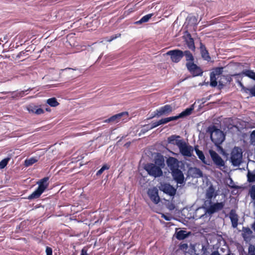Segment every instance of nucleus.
Here are the masks:
<instances>
[{"label":"nucleus","instance_id":"1","mask_svg":"<svg viewBox=\"0 0 255 255\" xmlns=\"http://www.w3.org/2000/svg\"><path fill=\"white\" fill-rule=\"evenodd\" d=\"M225 206V201H204L202 207L198 208L196 210L193 218L196 219L204 218L207 214L211 216L214 214L222 210Z\"/></svg>","mask_w":255,"mask_h":255},{"label":"nucleus","instance_id":"2","mask_svg":"<svg viewBox=\"0 0 255 255\" xmlns=\"http://www.w3.org/2000/svg\"><path fill=\"white\" fill-rule=\"evenodd\" d=\"M207 131L210 134V138L215 144H222L226 138V134L216 126L213 125L208 127Z\"/></svg>","mask_w":255,"mask_h":255},{"label":"nucleus","instance_id":"3","mask_svg":"<svg viewBox=\"0 0 255 255\" xmlns=\"http://www.w3.org/2000/svg\"><path fill=\"white\" fill-rule=\"evenodd\" d=\"M49 179V178L48 177H44L37 182V188L26 199L32 200L38 198L48 188L49 185L48 181Z\"/></svg>","mask_w":255,"mask_h":255},{"label":"nucleus","instance_id":"4","mask_svg":"<svg viewBox=\"0 0 255 255\" xmlns=\"http://www.w3.org/2000/svg\"><path fill=\"white\" fill-rule=\"evenodd\" d=\"M243 152L240 147L235 146L232 151L230 157V162L235 167L240 165L242 163Z\"/></svg>","mask_w":255,"mask_h":255},{"label":"nucleus","instance_id":"5","mask_svg":"<svg viewBox=\"0 0 255 255\" xmlns=\"http://www.w3.org/2000/svg\"><path fill=\"white\" fill-rule=\"evenodd\" d=\"M144 169L149 176L154 178L160 177L163 175V172L160 168L152 163L145 164Z\"/></svg>","mask_w":255,"mask_h":255},{"label":"nucleus","instance_id":"6","mask_svg":"<svg viewBox=\"0 0 255 255\" xmlns=\"http://www.w3.org/2000/svg\"><path fill=\"white\" fill-rule=\"evenodd\" d=\"M166 54L170 57L172 62L175 63H179L183 58V51L178 48L169 50Z\"/></svg>","mask_w":255,"mask_h":255},{"label":"nucleus","instance_id":"7","mask_svg":"<svg viewBox=\"0 0 255 255\" xmlns=\"http://www.w3.org/2000/svg\"><path fill=\"white\" fill-rule=\"evenodd\" d=\"M194 109V105H192L189 107L183 110L181 113L177 115L167 117L168 123L173 121H177L179 119H184L189 116H190Z\"/></svg>","mask_w":255,"mask_h":255},{"label":"nucleus","instance_id":"8","mask_svg":"<svg viewBox=\"0 0 255 255\" xmlns=\"http://www.w3.org/2000/svg\"><path fill=\"white\" fill-rule=\"evenodd\" d=\"M209 153L214 164L218 168L221 167L225 168V161L224 159L214 150L210 149Z\"/></svg>","mask_w":255,"mask_h":255},{"label":"nucleus","instance_id":"9","mask_svg":"<svg viewBox=\"0 0 255 255\" xmlns=\"http://www.w3.org/2000/svg\"><path fill=\"white\" fill-rule=\"evenodd\" d=\"M179 146L178 147L182 155L188 157H192L194 148L186 143L185 141L181 144L179 143Z\"/></svg>","mask_w":255,"mask_h":255},{"label":"nucleus","instance_id":"10","mask_svg":"<svg viewBox=\"0 0 255 255\" xmlns=\"http://www.w3.org/2000/svg\"><path fill=\"white\" fill-rule=\"evenodd\" d=\"M186 67L193 77L201 76L203 75L202 69L194 62L186 63Z\"/></svg>","mask_w":255,"mask_h":255},{"label":"nucleus","instance_id":"11","mask_svg":"<svg viewBox=\"0 0 255 255\" xmlns=\"http://www.w3.org/2000/svg\"><path fill=\"white\" fill-rule=\"evenodd\" d=\"M159 189L164 194H166L172 198L175 196L177 192V189L169 183H161L160 186L159 187Z\"/></svg>","mask_w":255,"mask_h":255},{"label":"nucleus","instance_id":"12","mask_svg":"<svg viewBox=\"0 0 255 255\" xmlns=\"http://www.w3.org/2000/svg\"><path fill=\"white\" fill-rule=\"evenodd\" d=\"M173 179L177 184H184L185 183L183 172L179 168L171 171Z\"/></svg>","mask_w":255,"mask_h":255},{"label":"nucleus","instance_id":"13","mask_svg":"<svg viewBox=\"0 0 255 255\" xmlns=\"http://www.w3.org/2000/svg\"><path fill=\"white\" fill-rule=\"evenodd\" d=\"M147 194L150 199L155 204H157L160 201V198L158 194V190L156 187L149 189Z\"/></svg>","mask_w":255,"mask_h":255},{"label":"nucleus","instance_id":"14","mask_svg":"<svg viewBox=\"0 0 255 255\" xmlns=\"http://www.w3.org/2000/svg\"><path fill=\"white\" fill-rule=\"evenodd\" d=\"M199 50L201 56L202 58L207 62L211 61V57L210 55L209 52L207 50L205 45L201 41L199 43Z\"/></svg>","mask_w":255,"mask_h":255},{"label":"nucleus","instance_id":"15","mask_svg":"<svg viewBox=\"0 0 255 255\" xmlns=\"http://www.w3.org/2000/svg\"><path fill=\"white\" fill-rule=\"evenodd\" d=\"M197 17L191 14H189L186 18L184 26L188 28L189 27H195L198 24Z\"/></svg>","mask_w":255,"mask_h":255},{"label":"nucleus","instance_id":"16","mask_svg":"<svg viewBox=\"0 0 255 255\" xmlns=\"http://www.w3.org/2000/svg\"><path fill=\"white\" fill-rule=\"evenodd\" d=\"M218 195L217 191H215L214 186L211 184L207 188L206 191L205 201H212L213 199L216 198Z\"/></svg>","mask_w":255,"mask_h":255},{"label":"nucleus","instance_id":"17","mask_svg":"<svg viewBox=\"0 0 255 255\" xmlns=\"http://www.w3.org/2000/svg\"><path fill=\"white\" fill-rule=\"evenodd\" d=\"M179 161L175 157L170 156L166 159V164L171 171L179 168Z\"/></svg>","mask_w":255,"mask_h":255},{"label":"nucleus","instance_id":"18","mask_svg":"<svg viewBox=\"0 0 255 255\" xmlns=\"http://www.w3.org/2000/svg\"><path fill=\"white\" fill-rule=\"evenodd\" d=\"M187 176H191L193 178L203 177V173L199 168L190 167L187 172Z\"/></svg>","mask_w":255,"mask_h":255},{"label":"nucleus","instance_id":"19","mask_svg":"<svg viewBox=\"0 0 255 255\" xmlns=\"http://www.w3.org/2000/svg\"><path fill=\"white\" fill-rule=\"evenodd\" d=\"M243 75L255 81V72L251 69H244L241 72L235 73L232 75V77L241 76Z\"/></svg>","mask_w":255,"mask_h":255},{"label":"nucleus","instance_id":"20","mask_svg":"<svg viewBox=\"0 0 255 255\" xmlns=\"http://www.w3.org/2000/svg\"><path fill=\"white\" fill-rule=\"evenodd\" d=\"M159 117L168 116L173 111V108L170 105H165L157 109Z\"/></svg>","mask_w":255,"mask_h":255},{"label":"nucleus","instance_id":"21","mask_svg":"<svg viewBox=\"0 0 255 255\" xmlns=\"http://www.w3.org/2000/svg\"><path fill=\"white\" fill-rule=\"evenodd\" d=\"M194 150H195L196 154L198 156V158L204 164L207 165H211V161L210 159H206L204 152L202 150L199 149L198 145L194 146Z\"/></svg>","mask_w":255,"mask_h":255},{"label":"nucleus","instance_id":"22","mask_svg":"<svg viewBox=\"0 0 255 255\" xmlns=\"http://www.w3.org/2000/svg\"><path fill=\"white\" fill-rule=\"evenodd\" d=\"M186 37L185 38V41L187 47L192 51H195L196 49V47L195 45L194 40L193 38L192 37V36L190 33L186 31Z\"/></svg>","mask_w":255,"mask_h":255},{"label":"nucleus","instance_id":"23","mask_svg":"<svg viewBox=\"0 0 255 255\" xmlns=\"http://www.w3.org/2000/svg\"><path fill=\"white\" fill-rule=\"evenodd\" d=\"M153 164L159 167L162 170L165 166V159L163 155L158 153L154 157Z\"/></svg>","mask_w":255,"mask_h":255},{"label":"nucleus","instance_id":"24","mask_svg":"<svg viewBox=\"0 0 255 255\" xmlns=\"http://www.w3.org/2000/svg\"><path fill=\"white\" fill-rule=\"evenodd\" d=\"M180 136L178 135H171L167 138V142L169 144L176 145L177 147L179 146V143L181 144L184 141L183 139H180Z\"/></svg>","mask_w":255,"mask_h":255},{"label":"nucleus","instance_id":"25","mask_svg":"<svg viewBox=\"0 0 255 255\" xmlns=\"http://www.w3.org/2000/svg\"><path fill=\"white\" fill-rule=\"evenodd\" d=\"M81 208H82V210H81V222H82L83 221L82 220V214H85L86 211H84L83 212L81 213V212L84 209H87L88 207L89 204V199L86 197V195L85 194H81Z\"/></svg>","mask_w":255,"mask_h":255},{"label":"nucleus","instance_id":"26","mask_svg":"<svg viewBox=\"0 0 255 255\" xmlns=\"http://www.w3.org/2000/svg\"><path fill=\"white\" fill-rule=\"evenodd\" d=\"M229 218L232 223V226L233 228L237 227L238 225V216L236 214L235 210L232 209L229 213Z\"/></svg>","mask_w":255,"mask_h":255},{"label":"nucleus","instance_id":"27","mask_svg":"<svg viewBox=\"0 0 255 255\" xmlns=\"http://www.w3.org/2000/svg\"><path fill=\"white\" fill-rule=\"evenodd\" d=\"M190 235L189 232H187L185 230H180L175 231L174 236L178 240H182L187 238Z\"/></svg>","mask_w":255,"mask_h":255},{"label":"nucleus","instance_id":"28","mask_svg":"<svg viewBox=\"0 0 255 255\" xmlns=\"http://www.w3.org/2000/svg\"><path fill=\"white\" fill-rule=\"evenodd\" d=\"M27 110L29 113H34L36 115H39L44 113V110L39 108L38 106L29 105L27 107Z\"/></svg>","mask_w":255,"mask_h":255},{"label":"nucleus","instance_id":"29","mask_svg":"<svg viewBox=\"0 0 255 255\" xmlns=\"http://www.w3.org/2000/svg\"><path fill=\"white\" fill-rule=\"evenodd\" d=\"M185 57L186 63L194 62V57L192 53L188 50L183 51V57Z\"/></svg>","mask_w":255,"mask_h":255},{"label":"nucleus","instance_id":"30","mask_svg":"<svg viewBox=\"0 0 255 255\" xmlns=\"http://www.w3.org/2000/svg\"><path fill=\"white\" fill-rule=\"evenodd\" d=\"M153 15V13H149L142 16L139 20L134 22L135 24H141L143 23L146 22Z\"/></svg>","mask_w":255,"mask_h":255},{"label":"nucleus","instance_id":"31","mask_svg":"<svg viewBox=\"0 0 255 255\" xmlns=\"http://www.w3.org/2000/svg\"><path fill=\"white\" fill-rule=\"evenodd\" d=\"M247 176L248 181L249 183L255 182V170H254L253 171L248 170Z\"/></svg>","mask_w":255,"mask_h":255},{"label":"nucleus","instance_id":"32","mask_svg":"<svg viewBox=\"0 0 255 255\" xmlns=\"http://www.w3.org/2000/svg\"><path fill=\"white\" fill-rule=\"evenodd\" d=\"M46 103L51 107H56L59 104L55 97H52L47 99Z\"/></svg>","mask_w":255,"mask_h":255},{"label":"nucleus","instance_id":"33","mask_svg":"<svg viewBox=\"0 0 255 255\" xmlns=\"http://www.w3.org/2000/svg\"><path fill=\"white\" fill-rule=\"evenodd\" d=\"M38 161L37 157H31L27 158L24 160V165L25 167H29Z\"/></svg>","mask_w":255,"mask_h":255},{"label":"nucleus","instance_id":"34","mask_svg":"<svg viewBox=\"0 0 255 255\" xmlns=\"http://www.w3.org/2000/svg\"><path fill=\"white\" fill-rule=\"evenodd\" d=\"M210 85L212 87H216L218 85V82L216 76H214V74H210Z\"/></svg>","mask_w":255,"mask_h":255},{"label":"nucleus","instance_id":"35","mask_svg":"<svg viewBox=\"0 0 255 255\" xmlns=\"http://www.w3.org/2000/svg\"><path fill=\"white\" fill-rule=\"evenodd\" d=\"M223 69L224 68L223 67H216L213 69V71L210 74H212L213 73L214 74L215 76L222 75L223 72Z\"/></svg>","mask_w":255,"mask_h":255},{"label":"nucleus","instance_id":"36","mask_svg":"<svg viewBox=\"0 0 255 255\" xmlns=\"http://www.w3.org/2000/svg\"><path fill=\"white\" fill-rule=\"evenodd\" d=\"M150 128V125L149 124H146L142 126V128L140 130L139 133H138L139 136H141V135L144 134L148 130L151 129V128Z\"/></svg>","mask_w":255,"mask_h":255},{"label":"nucleus","instance_id":"37","mask_svg":"<svg viewBox=\"0 0 255 255\" xmlns=\"http://www.w3.org/2000/svg\"><path fill=\"white\" fill-rule=\"evenodd\" d=\"M10 159V158L9 157H6V158L2 159L0 161V169H2L4 168L7 165Z\"/></svg>","mask_w":255,"mask_h":255},{"label":"nucleus","instance_id":"38","mask_svg":"<svg viewBox=\"0 0 255 255\" xmlns=\"http://www.w3.org/2000/svg\"><path fill=\"white\" fill-rule=\"evenodd\" d=\"M119 122V119L117 118L116 114L108 118L105 121V122L108 123H118Z\"/></svg>","mask_w":255,"mask_h":255},{"label":"nucleus","instance_id":"39","mask_svg":"<svg viewBox=\"0 0 255 255\" xmlns=\"http://www.w3.org/2000/svg\"><path fill=\"white\" fill-rule=\"evenodd\" d=\"M29 90V89H27L26 90L21 91L17 92H13L12 93L13 97H15V98L22 97L25 95V93L27 91H28Z\"/></svg>","mask_w":255,"mask_h":255},{"label":"nucleus","instance_id":"40","mask_svg":"<svg viewBox=\"0 0 255 255\" xmlns=\"http://www.w3.org/2000/svg\"><path fill=\"white\" fill-rule=\"evenodd\" d=\"M109 168H110V166L109 165H108L107 164H104L102 166V167L99 170L97 171V172L96 173V175L100 176L103 173V172L105 170L109 169Z\"/></svg>","mask_w":255,"mask_h":255},{"label":"nucleus","instance_id":"41","mask_svg":"<svg viewBox=\"0 0 255 255\" xmlns=\"http://www.w3.org/2000/svg\"><path fill=\"white\" fill-rule=\"evenodd\" d=\"M249 193L252 200H255V185H253L251 186L249 190Z\"/></svg>","mask_w":255,"mask_h":255},{"label":"nucleus","instance_id":"42","mask_svg":"<svg viewBox=\"0 0 255 255\" xmlns=\"http://www.w3.org/2000/svg\"><path fill=\"white\" fill-rule=\"evenodd\" d=\"M209 249V244L207 243L206 245H202L201 251L203 255H208L209 254L208 250Z\"/></svg>","mask_w":255,"mask_h":255},{"label":"nucleus","instance_id":"43","mask_svg":"<svg viewBox=\"0 0 255 255\" xmlns=\"http://www.w3.org/2000/svg\"><path fill=\"white\" fill-rule=\"evenodd\" d=\"M121 34L120 33H117L116 34H115V35H111V36L110 37H106L105 38V40L106 41H108V42H111L113 40L116 39V38L119 37L121 36Z\"/></svg>","mask_w":255,"mask_h":255},{"label":"nucleus","instance_id":"44","mask_svg":"<svg viewBox=\"0 0 255 255\" xmlns=\"http://www.w3.org/2000/svg\"><path fill=\"white\" fill-rule=\"evenodd\" d=\"M248 93H249L251 97H255V84L251 87H249Z\"/></svg>","mask_w":255,"mask_h":255},{"label":"nucleus","instance_id":"45","mask_svg":"<svg viewBox=\"0 0 255 255\" xmlns=\"http://www.w3.org/2000/svg\"><path fill=\"white\" fill-rule=\"evenodd\" d=\"M229 180H230V184L228 185L230 188L236 189V190L239 189V187L238 185H235L232 178H230Z\"/></svg>","mask_w":255,"mask_h":255},{"label":"nucleus","instance_id":"46","mask_svg":"<svg viewBox=\"0 0 255 255\" xmlns=\"http://www.w3.org/2000/svg\"><path fill=\"white\" fill-rule=\"evenodd\" d=\"M237 82L238 83L239 86L241 88L242 91H243L244 93L248 94V90L249 87H245L242 83V82L239 80H238Z\"/></svg>","mask_w":255,"mask_h":255},{"label":"nucleus","instance_id":"47","mask_svg":"<svg viewBox=\"0 0 255 255\" xmlns=\"http://www.w3.org/2000/svg\"><path fill=\"white\" fill-rule=\"evenodd\" d=\"M248 253L249 255H254L255 254V247L254 245L250 244L248 248Z\"/></svg>","mask_w":255,"mask_h":255},{"label":"nucleus","instance_id":"48","mask_svg":"<svg viewBox=\"0 0 255 255\" xmlns=\"http://www.w3.org/2000/svg\"><path fill=\"white\" fill-rule=\"evenodd\" d=\"M188 252L190 254H194V255H199L198 253H196V248H195V245H193V244H191L190 245V248H189V249L188 250Z\"/></svg>","mask_w":255,"mask_h":255},{"label":"nucleus","instance_id":"49","mask_svg":"<svg viewBox=\"0 0 255 255\" xmlns=\"http://www.w3.org/2000/svg\"><path fill=\"white\" fill-rule=\"evenodd\" d=\"M188 248V245L187 243L180 244L179 246V249L182 251L186 253V250Z\"/></svg>","mask_w":255,"mask_h":255},{"label":"nucleus","instance_id":"50","mask_svg":"<svg viewBox=\"0 0 255 255\" xmlns=\"http://www.w3.org/2000/svg\"><path fill=\"white\" fill-rule=\"evenodd\" d=\"M222 144H215L216 146L218 151H219L222 154L225 155L226 154L225 150L223 148Z\"/></svg>","mask_w":255,"mask_h":255},{"label":"nucleus","instance_id":"51","mask_svg":"<svg viewBox=\"0 0 255 255\" xmlns=\"http://www.w3.org/2000/svg\"><path fill=\"white\" fill-rule=\"evenodd\" d=\"M223 77L221 78L218 81V89L219 90L222 89L225 86V83H226L225 81L222 80Z\"/></svg>","mask_w":255,"mask_h":255},{"label":"nucleus","instance_id":"52","mask_svg":"<svg viewBox=\"0 0 255 255\" xmlns=\"http://www.w3.org/2000/svg\"><path fill=\"white\" fill-rule=\"evenodd\" d=\"M159 117H160L159 115L158 114V112L156 109L155 111H154V112L151 113L150 116L147 118V120H150V119H153V118H159Z\"/></svg>","mask_w":255,"mask_h":255},{"label":"nucleus","instance_id":"53","mask_svg":"<svg viewBox=\"0 0 255 255\" xmlns=\"http://www.w3.org/2000/svg\"><path fill=\"white\" fill-rule=\"evenodd\" d=\"M90 248V247L86 246L84 247L81 250V255H89L87 253L88 249Z\"/></svg>","mask_w":255,"mask_h":255},{"label":"nucleus","instance_id":"54","mask_svg":"<svg viewBox=\"0 0 255 255\" xmlns=\"http://www.w3.org/2000/svg\"><path fill=\"white\" fill-rule=\"evenodd\" d=\"M250 140L251 143H255V129L253 130L250 133Z\"/></svg>","mask_w":255,"mask_h":255},{"label":"nucleus","instance_id":"55","mask_svg":"<svg viewBox=\"0 0 255 255\" xmlns=\"http://www.w3.org/2000/svg\"><path fill=\"white\" fill-rule=\"evenodd\" d=\"M167 119L166 118L161 119L159 120V121H157L158 124V126L162 125H165L166 124L168 123Z\"/></svg>","mask_w":255,"mask_h":255},{"label":"nucleus","instance_id":"56","mask_svg":"<svg viewBox=\"0 0 255 255\" xmlns=\"http://www.w3.org/2000/svg\"><path fill=\"white\" fill-rule=\"evenodd\" d=\"M223 79L225 81H226V83H231L232 81V78L231 76L229 75H223Z\"/></svg>","mask_w":255,"mask_h":255},{"label":"nucleus","instance_id":"57","mask_svg":"<svg viewBox=\"0 0 255 255\" xmlns=\"http://www.w3.org/2000/svg\"><path fill=\"white\" fill-rule=\"evenodd\" d=\"M128 115V112H121L118 114H116L117 118H118L119 121H120V120L122 119V118L124 116H127Z\"/></svg>","mask_w":255,"mask_h":255},{"label":"nucleus","instance_id":"58","mask_svg":"<svg viewBox=\"0 0 255 255\" xmlns=\"http://www.w3.org/2000/svg\"><path fill=\"white\" fill-rule=\"evenodd\" d=\"M45 252L46 255H52L53 254V251L52 249L49 247H46Z\"/></svg>","mask_w":255,"mask_h":255},{"label":"nucleus","instance_id":"59","mask_svg":"<svg viewBox=\"0 0 255 255\" xmlns=\"http://www.w3.org/2000/svg\"><path fill=\"white\" fill-rule=\"evenodd\" d=\"M149 125H150L149 128H151V129L159 126L157 121L155 122H152Z\"/></svg>","mask_w":255,"mask_h":255},{"label":"nucleus","instance_id":"60","mask_svg":"<svg viewBox=\"0 0 255 255\" xmlns=\"http://www.w3.org/2000/svg\"><path fill=\"white\" fill-rule=\"evenodd\" d=\"M243 229L245 232L248 235H251L253 233L252 231L248 227L243 228Z\"/></svg>","mask_w":255,"mask_h":255},{"label":"nucleus","instance_id":"61","mask_svg":"<svg viewBox=\"0 0 255 255\" xmlns=\"http://www.w3.org/2000/svg\"><path fill=\"white\" fill-rule=\"evenodd\" d=\"M72 252H73V253L72 254H71L70 255H77L78 251L76 250V246L74 245L73 246Z\"/></svg>","mask_w":255,"mask_h":255},{"label":"nucleus","instance_id":"62","mask_svg":"<svg viewBox=\"0 0 255 255\" xmlns=\"http://www.w3.org/2000/svg\"><path fill=\"white\" fill-rule=\"evenodd\" d=\"M211 97H212V95H209L208 97H207L206 98H202L201 100L202 101V104H204L207 101L210 100Z\"/></svg>","mask_w":255,"mask_h":255},{"label":"nucleus","instance_id":"63","mask_svg":"<svg viewBox=\"0 0 255 255\" xmlns=\"http://www.w3.org/2000/svg\"><path fill=\"white\" fill-rule=\"evenodd\" d=\"M25 54V51H22L21 52H20L16 56V58L17 59H19L21 58V57H22L23 55H24Z\"/></svg>","mask_w":255,"mask_h":255},{"label":"nucleus","instance_id":"64","mask_svg":"<svg viewBox=\"0 0 255 255\" xmlns=\"http://www.w3.org/2000/svg\"><path fill=\"white\" fill-rule=\"evenodd\" d=\"M175 208V206L173 204H171L170 205H169L168 206V209L170 210H174Z\"/></svg>","mask_w":255,"mask_h":255}]
</instances>
